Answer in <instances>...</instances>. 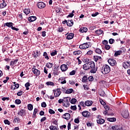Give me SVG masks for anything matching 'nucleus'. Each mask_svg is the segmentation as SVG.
<instances>
[{
    "label": "nucleus",
    "instance_id": "nucleus-1",
    "mask_svg": "<svg viewBox=\"0 0 130 130\" xmlns=\"http://www.w3.org/2000/svg\"><path fill=\"white\" fill-rule=\"evenodd\" d=\"M94 68H95V63L93 61L88 62L83 66V69L85 71H88V70L94 69Z\"/></svg>",
    "mask_w": 130,
    "mask_h": 130
},
{
    "label": "nucleus",
    "instance_id": "nucleus-2",
    "mask_svg": "<svg viewBox=\"0 0 130 130\" xmlns=\"http://www.w3.org/2000/svg\"><path fill=\"white\" fill-rule=\"evenodd\" d=\"M101 72L104 75L110 72V67L107 64L104 65L102 68Z\"/></svg>",
    "mask_w": 130,
    "mask_h": 130
},
{
    "label": "nucleus",
    "instance_id": "nucleus-3",
    "mask_svg": "<svg viewBox=\"0 0 130 130\" xmlns=\"http://www.w3.org/2000/svg\"><path fill=\"white\" fill-rule=\"evenodd\" d=\"M70 101H71L70 97H66L63 98V106L68 107L70 104Z\"/></svg>",
    "mask_w": 130,
    "mask_h": 130
},
{
    "label": "nucleus",
    "instance_id": "nucleus-4",
    "mask_svg": "<svg viewBox=\"0 0 130 130\" xmlns=\"http://www.w3.org/2000/svg\"><path fill=\"white\" fill-rule=\"evenodd\" d=\"M90 43H83L79 46V48H80V49H86V48L90 47Z\"/></svg>",
    "mask_w": 130,
    "mask_h": 130
},
{
    "label": "nucleus",
    "instance_id": "nucleus-5",
    "mask_svg": "<svg viewBox=\"0 0 130 130\" xmlns=\"http://www.w3.org/2000/svg\"><path fill=\"white\" fill-rule=\"evenodd\" d=\"M55 97H59V95L61 94L60 89L57 88L56 90H53Z\"/></svg>",
    "mask_w": 130,
    "mask_h": 130
},
{
    "label": "nucleus",
    "instance_id": "nucleus-6",
    "mask_svg": "<svg viewBox=\"0 0 130 130\" xmlns=\"http://www.w3.org/2000/svg\"><path fill=\"white\" fill-rule=\"evenodd\" d=\"M31 71L33 74H34V75L37 77H38V76L40 75V71L38 70V69H37L36 68H32Z\"/></svg>",
    "mask_w": 130,
    "mask_h": 130
},
{
    "label": "nucleus",
    "instance_id": "nucleus-7",
    "mask_svg": "<svg viewBox=\"0 0 130 130\" xmlns=\"http://www.w3.org/2000/svg\"><path fill=\"white\" fill-rule=\"evenodd\" d=\"M108 62H109V64H110V66H112V67H114V66H115V64H116V61H115V60H114V59H109L108 60Z\"/></svg>",
    "mask_w": 130,
    "mask_h": 130
},
{
    "label": "nucleus",
    "instance_id": "nucleus-8",
    "mask_svg": "<svg viewBox=\"0 0 130 130\" xmlns=\"http://www.w3.org/2000/svg\"><path fill=\"white\" fill-rule=\"evenodd\" d=\"M129 115V114L128 113V110H125L122 112V116H123L124 118H127Z\"/></svg>",
    "mask_w": 130,
    "mask_h": 130
},
{
    "label": "nucleus",
    "instance_id": "nucleus-9",
    "mask_svg": "<svg viewBox=\"0 0 130 130\" xmlns=\"http://www.w3.org/2000/svg\"><path fill=\"white\" fill-rule=\"evenodd\" d=\"M37 6L39 8V9H44V8L46 7V5L43 2H39L37 4Z\"/></svg>",
    "mask_w": 130,
    "mask_h": 130
},
{
    "label": "nucleus",
    "instance_id": "nucleus-10",
    "mask_svg": "<svg viewBox=\"0 0 130 130\" xmlns=\"http://www.w3.org/2000/svg\"><path fill=\"white\" fill-rule=\"evenodd\" d=\"M98 119L96 120L97 123L99 124H103L104 122H105V120L102 119V118H99V116L97 117Z\"/></svg>",
    "mask_w": 130,
    "mask_h": 130
},
{
    "label": "nucleus",
    "instance_id": "nucleus-11",
    "mask_svg": "<svg viewBox=\"0 0 130 130\" xmlns=\"http://www.w3.org/2000/svg\"><path fill=\"white\" fill-rule=\"evenodd\" d=\"M112 129L113 130H123L122 128V126H118V125H114L112 126Z\"/></svg>",
    "mask_w": 130,
    "mask_h": 130
},
{
    "label": "nucleus",
    "instance_id": "nucleus-12",
    "mask_svg": "<svg viewBox=\"0 0 130 130\" xmlns=\"http://www.w3.org/2000/svg\"><path fill=\"white\" fill-rule=\"evenodd\" d=\"M68 69H69V68L68 67V66H67L66 64H62L60 66V69L62 71V72H66V71L68 70Z\"/></svg>",
    "mask_w": 130,
    "mask_h": 130
},
{
    "label": "nucleus",
    "instance_id": "nucleus-13",
    "mask_svg": "<svg viewBox=\"0 0 130 130\" xmlns=\"http://www.w3.org/2000/svg\"><path fill=\"white\" fill-rule=\"evenodd\" d=\"M123 67L124 69H128V68H130V62L126 61L123 63Z\"/></svg>",
    "mask_w": 130,
    "mask_h": 130
},
{
    "label": "nucleus",
    "instance_id": "nucleus-14",
    "mask_svg": "<svg viewBox=\"0 0 130 130\" xmlns=\"http://www.w3.org/2000/svg\"><path fill=\"white\" fill-rule=\"evenodd\" d=\"M82 114L84 117H89V116H90V113L87 111H85L82 112Z\"/></svg>",
    "mask_w": 130,
    "mask_h": 130
},
{
    "label": "nucleus",
    "instance_id": "nucleus-15",
    "mask_svg": "<svg viewBox=\"0 0 130 130\" xmlns=\"http://www.w3.org/2000/svg\"><path fill=\"white\" fill-rule=\"evenodd\" d=\"M93 59L94 61L96 62V61H98V60L99 61H101V60H102V58L101 56L95 55L93 56Z\"/></svg>",
    "mask_w": 130,
    "mask_h": 130
},
{
    "label": "nucleus",
    "instance_id": "nucleus-16",
    "mask_svg": "<svg viewBox=\"0 0 130 130\" xmlns=\"http://www.w3.org/2000/svg\"><path fill=\"white\" fill-rule=\"evenodd\" d=\"M63 118H64V119H67L68 120V119H70L71 118V114L68 113H66L62 115Z\"/></svg>",
    "mask_w": 130,
    "mask_h": 130
},
{
    "label": "nucleus",
    "instance_id": "nucleus-17",
    "mask_svg": "<svg viewBox=\"0 0 130 130\" xmlns=\"http://www.w3.org/2000/svg\"><path fill=\"white\" fill-rule=\"evenodd\" d=\"M19 59H13L10 64V66H11V67H13L14 65L16 64L17 62H18Z\"/></svg>",
    "mask_w": 130,
    "mask_h": 130
},
{
    "label": "nucleus",
    "instance_id": "nucleus-18",
    "mask_svg": "<svg viewBox=\"0 0 130 130\" xmlns=\"http://www.w3.org/2000/svg\"><path fill=\"white\" fill-rule=\"evenodd\" d=\"M24 114H25V110L23 109H21L18 112V115L22 116V117L24 116Z\"/></svg>",
    "mask_w": 130,
    "mask_h": 130
},
{
    "label": "nucleus",
    "instance_id": "nucleus-19",
    "mask_svg": "<svg viewBox=\"0 0 130 130\" xmlns=\"http://www.w3.org/2000/svg\"><path fill=\"white\" fill-rule=\"evenodd\" d=\"M75 36V35L73 33H70L69 34L67 37V39H68V40H70L71 39H73V38H74V36Z\"/></svg>",
    "mask_w": 130,
    "mask_h": 130
},
{
    "label": "nucleus",
    "instance_id": "nucleus-20",
    "mask_svg": "<svg viewBox=\"0 0 130 130\" xmlns=\"http://www.w3.org/2000/svg\"><path fill=\"white\" fill-rule=\"evenodd\" d=\"M67 25L69 27H72L74 25V21L73 20H68L67 22Z\"/></svg>",
    "mask_w": 130,
    "mask_h": 130
},
{
    "label": "nucleus",
    "instance_id": "nucleus-21",
    "mask_svg": "<svg viewBox=\"0 0 130 130\" xmlns=\"http://www.w3.org/2000/svg\"><path fill=\"white\" fill-rule=\"evenodd\" d=\"M53 74L54 76H58L59 72H58V70H57L56 68H54Z\"/></svg>",
    "mask_w": 130,
    "mask_h": 130
},
{
    "label": "nucleus",
    "instance_id": "nucleus-22",
    "mask_svg": "<svg viewBox=\"0 0 130 130\" xmlns=\"http://www.w3.org/2000/svg\"><path fill=\"white\" fill-rule=\"evenodd\" d=\"M79 31L81 33H84V32L86 33V32L88 31V28H87V27H82L80 29Z\"/></svg>",
    "mask_w": 130,
    "mask_h": 130
},
{
    "label": "nucleus",
    "instance_id": "nucleus-23",
    "mask_svg": "<svg viewBox=\"0 0 130 130\" xmlns=\"http://www.w3.org/2000/svg\"><path fill=\"white\" fill-rule=\"evenodd\" d=\"M36 19H37L36 16H30L28 18V20L29 22H34V21H36Z\"/></svg>",
    "mask_w": 130,
    "mask_h": 130
},
{
    "label": "nucleus",
    "instance_id": "nucleus-24",
    "mask_svg": "<svg viewBox=\"0 0 130 130\" xmlns=\"http://www.w3.org/2000/svg\"><path fill=\"white\" fill-rule=\"evenodd\" d=\"M85 104L86 106H91V105L93 104V102H92L91 101H87L85 102Z\"/></svg>",
    "mask_w": 130,
    "mask_h": 130
},
{
    "label": "nucleus",
    "instance_id": "nucleus-25",
    "mask_svg": "<svg viewBox=\"0 0 130 130\" xmlns=\"http://www.w3.org/2000/svg\"><path fill=\"white\" fill-rule=\"evenodd\" d=\"M95 32L96 33V34H98V35H101V34H104L103 30H102V29L96 30H95Z\"/></svg>",
    "mask_w": 130,
    "mask_h": 130
},
{
    "label": "nucleus",
    "instance_id": "nucleus-26",
    "mask_svg": "<svg viewBox=\"0 0 130 130\" xmlns=\"http://www.w3.org/2000/svg\"><path fill=\"white\" fill-rule=\"evenodd\" d=\"M6 26H7V27H12L13 26V23H12V22L6 23L4 24V26L6 27Z\"/></svg>",
    "mask_w": 130,
    "mask_h": 130
},
{
    "label": "nucleus",
    "instance_id": "nucleus-27",
    "mask_svg": "<svg viewBox=\"0 0 130 130\" xmlns=\"http://www.w3.org/2000/svg\"><path fill=\"white\" fill-rule=\"evenodd\" d=\"M74 55H80V54H82V52L80 50L75 51L73 52Z\"/></svg>",
    "mask_w": 130,
    "mask_h": 130
},
{
    "label": "nucleus",
    "instance_id": "nucleus-28",
    "mask_svg": "<svg viewBox=\"0 0 130 130\" xmlns=\"http://www.w3.org/2000/svg\"><path fill=\"white\" fill-rule=\"evenodd\" d=\"M6 7H7V3H6V2H4L0 4L1 9H4V8H6Z\"/></svg>",
    "mask_w": 130,
    "mask_h": 130
},
{
    "label": "nucleus",
    "instance_id": "nucleus-29",
    "mask_svg": "<svg viewBox=\"0 0 130 130\" xmlns=\"http://www.w3.org/2000/svg\"><path fill=\"white\" fill-rule=\"evenodd\" d=\"M20 118L19 117H15V118L14 119V122L17 123H19L20 121Z\"/></svg>",
    "mask_w": 130,
    "mask_h": 130
},
{
    "label": "nucleus",
    "instance_id": "nucleus-30",
    "mask_svg": "<svg viewBox=\"0 0 130 130\" xmlns=\"http://www.w3.org/2000/svg\"><path fill=\"white\" fill-rule=\"evenodd\" d=\"M107 120L110 121L111 122H114V121H116V118H108Z\"/></svg>",
    "mask_w": 130,
    "mask_h": 130
},
{
    "label": "nucleus",
    "instance_id": "nucleus-31",
    "mask_svg": "<svg viewBox=\"0 0 130 130\" xmlns=\"http://www.w3.org/2000/svg\"><path fill=\"white\" fill-rule=\"evenodd\" d=\"M46 67L48 69H51L52 68V67H53V63L48 62L46 64Z\"/></svg>",
    "mask_w": 130,
    "mask_h": 130
},
{
    "label": "nucleus",
    "instance_id": "nucleus-32",
    "mask_svg": "<svg viewBox=\"0 0 130 130\" xmlns=\"http://www.w3.org/2000/svg\"><path fill=\"white\" fill-rule=\"evenodd\" d=\"M73 91H74V89L71 88V89H68L66 90V94H71L73 93Z\"/></svg>",
    "mask_w": 130,
    "mask_h": 130
},
{
    "label": "nucleus",
    "instance_id": "nucleus-33",
    "mask_svg": "<svg viewBox=\"0 0 130 130\" xmlns=\"http://www.w3.org/2000/svg\"><path fill=\"white\" fill-rule=\"evenodd\" d=\"M23 12L25 15H29L30 14V9H25L23 10Z\"/></svg>",
    "mask_w": 130,
    "mask_h": 130
},
{
    "label": "nucleus",
    "instance_id": "nucleus-34",
    "mask_svg": "<svg viewBox=\"0 0 130 130\" xmlns=\"http://www.w3.org/2000/svg\"><path fill=\"white\" fill-rule=\"evenodd\" d=\"M87 81H88V77L87 76H84L82 79V83H86Z\"/></svg>",
    "mask_w": 130,
    "mask_h": 130
},
{
    "label": "nucleus",
    "instance_id": "nucleus-35",
    "mask_svg": "<svg viewBox=\"0 0 130 130\" xmlns=\"http://www.w3.org/2000/svg\"><path fill=\"white\" fill-rule=\"evenodd\" d=\"M47 86H54V83L51 81H48L46 82Z\"/></svg>",
    "mask_w": 130,
    "mask_h": 130
},
{
    "label": "nucleus",
    "instance_id": "nucleus-36",
    "mask_svg": "<svg viewBox=\"0 0 130 130\" xmlns=\"http://www.w3.org/2000/svg\"><path fill=\"white\" fill-rule=\"evenodd\" d=\"M99 94L100 96H102V97L105 96V92H104V91L103 90H101V91H100Z\"/></svg>",
    "mask_w": 130,
    "mask_h": 130
},
{
    "label": "nucleus",
    "instance_id": "nucleus-37",
    "mask_svg": "<svg viewBox=\"0 0 130 130\" xmlns=\"http://www.w3.org/2000/svg\"><path fill=\"white\" fill-rule=\"evenodd\" d=\"M122 53V52L121 51H117L115 53V56H117L118 55H120Z\"/></svg>",
    "mask_w": 130,
    "mask_h": 130
},
{
    "label": "nucleus",
    "instance_id": "nucleus-38",
    "mask_svg": "<svg viewBox=\"0 0 130 130\" xmlns=\"http://www.w3.org/2000/svg\"><path fill=\"white\" fill-rule=\"evenodd\" d=\"M27 108L28 110H33V105L32 104H28L27 105Z\"/></svg>",
    "mask_w": 130,
    "mask_h": 130
},
{
    "label": "nucleus",
    "instance_id": "nucleus-39",
    "mask_svg": "<svg viewBox=\"0 0 130 130\" xmlns=\"http://www.w3.org/2000/svg\"><path fill=\"white\" fill-rule=\"evenodd\" d=\"M95 52L98 54H101V53H102V51H101L100 49L97 48L95 49Z\"/></svg>",
    "mask_w": 130,
    "mask_h": 130
},
{
    "label": "nucleus",
    "instance_id": "nucleus-40",
    "mask_svg": "<svg viewBox=\"0 0 130 130\" xmlns=\"http://www.w3.org/2000/svg\"><path fill=\"white\" fill-rule=\"evenodd\" d=\"M43 55L46 59H49V57H48V55H47V53H46V52H44Z\"/></svg>",
    "mask_w": 130,
    "mask_h": 130
},
{
    "label": "nucleus",
    "instance_id": "nucleus-41",
    "mask_svg": "<svg viewBox=\"0 0 130 130\" xmlns=\"http://www.w3.org/2000/svg\"><path fill=\"white\" fill-rule=\"evenodd\" d=\"M76 102H77V99H75V98H73L71 100V103L72 104H75V103H76Z\"/></svg>",
    "mask_w": 130,
    "mask_h": 130
},
{
    "label": "nucleus",
    "instance_id": "nucleus-42",
    "mask_svg": "<svg viewBox=\"0 0 130 130\" xmlns=\"http://www.w3.org/2000/svg\"><path fill=\"white\" fill-rule=\"evenodd\" d=\"M57 54V51L56 50L54 51L51 53V56H54V55H56Z\"/></svg>",
    "mask_w": 130,
    "mask_h": 130
},
{
    "label": "nucleus",
    "instance_id": "nucleus-43",
    "mask_svg": "<svg viewBox=\"0 0 130 130\" xmlns=\"http://www.w3.org/2000/svg\"><path fill=\"white\" fill-rule=\"evenodd\" d=\"M96 72H97V69H95V68L92 69L90 70V73H91L92 74H95V73H96Z\"/></svg>",
    "mask_w": 130,
    "mask_h": 130
},
{
    "label": "nucleus",
    "instance_id": "nucleus-44",
    "mask_svg": "<svg viewBox=\"0 0 130 130\" xmlns=\"http://www.w3.org/2000/svg\"><path fill=\"white\" fill-rule=\"evenodd\" d=\"M21 103H22V102L19 99H17L15 100L16 104H17V105L21 104Z\"/></svg>",
    "mask_w": 130,
    "mask_h": 130
},
{
    "label": "nucleus",
    "instance_id": "nucleus-45",
    "mask_svg": "<svg viewBox=\"0 0 130 130\" xmlns=\"http://www.w3.org/2000/svg\"><path fill=\"white\" fill-rule=\"evenodd\" d=\"M4 123H5V124H8V125H10V124H11L10 121H9V120L8 119L4 120Z\"/></svg>",
    "mask_w": 130,
    "mask_h": 130
},
{
    "label": "nucleus",
    "instance_id": "nucleus-46",
    "mask_svg": "<svg viewBox=\"0 0 130 130\" xmlns=\"http://www.w3.org/2000/svg\"><path fill=\"white\" fill-rule=\"evenodd\" d=\"M25 88H26V90H29V87H30V83L29 82H27L25 84Z\"/></svg>",
    "mask_w": 130,
    "mask_h": 130
},
{
    "label": "nucleus",
    "instance_id": "nucleus-47",
    "mask_svg": "<svg viewBox=\"0 0 130 130\" xmlns=\"http://www.w3.org/2000/svg\"><path fill=\"white\" fill-rule=\"evenodd\" d=\"M83 88L85 91H88L90 89V88L86 85H83Z\"/></svg>",
    "mask_w": 130,
    "mask_h": 130
},
{
    "label": "nucleus",
    "instance_id": "nucleus-48",
    "mask_svg": "<svg viewBox=\"0 0 130 130\" xmlns=\"http://www.w3.org/2000/svg\"><path fill=\"white\" fill-rule=\"evenodd\" d=\"M114 39H110L109 40V42L110 43V44H113V43H114Z\"/></svg>",
    "mask_w": 130,
    "mask_h": 130
},
{
    "label": "nucleus",
    "instance_id": "nucleus-49",
    "mask_svg": "<svg viewBox=\"0 0 130 130\" xmlns=\"http://www.w3.org/2000/svg\"><path fill=\"white\" fill-rule=\"evenodd\" d=\"M70 76H74V75H76V71L73 70L72 72L70 73Z\"/></svg>",
    "mask_w": 130,
    "mask_h": 130
},
{
    "label": "nucleus",
    "instance_id": "nucleus-50",
    "mask_svg": "<svg viewBox=\"0 0 130 130\" xmlns=\"http://www.w3.org/2000/svg\"><path fill=\"white\" fill-rule=\"evenodd\" d=\"M49 112L50 114H54V113H55V112H54V111L51 109L49 110Z\"/></svg>",
    "mask_w": 130,
    "mask_h": 130
},
{
    "label": "nucleus",
    "instance_id": "nucleus-51",
    "mask_svg": "<svg viewBox=\"0 0 130 130\" xmlns=\"http://www.w3.org/2000/svg\"><path fill=\"white\" fill-rule=\"evenodd\" d=\"M41 106H42V107H43L44 108H45V107H46V106H47L46 103H45L44 102L42 103Z\"/></svg>",
    "mask_w": 130,
    "mask_h": 130
},
{
    "label": "nucleus",
    "instance_id": "nucleus-52",
    "mask_svg": "<svg viewBox=\"0 0 130 130\" xmlns=\"http://www.w3.org/2000/svg\"><path fill=\"white\" fill-rule=\"evenodd\" d=\"M105 48L107 50H109V49H110V46H109L108 45H106L105 46Z\"/></svg>",
    "mask_w": 130,
    "mask_h": 130
},
{
    "label": "nucleus",
    "instance_id": "nucleus-53",
    "mask_svg": "<svg viewBox=\"0 0 130 130\" xmlns=\"http://www.w3.org/2000/svg\"><path fill=\"white\" fill-rule=\"evenodd\" d=\"M71 109L72 110H77V106H72Z\"/></svg>",
    "mask_w": 130,
    "mask_h": 130
},
{
    "label": "nucleus",
    "instance_id": "nucleus-54",
    "mask_svg": "<svg viewBox=\"0 0 130 130\" xmlns=\"http://www.w3.org/2000/svg\"><path fill=\"white\" fill-rule=\"evenodd\" d=\"M18 18H19V19H20V20H23V14L20 13V14H19Z\"/></svg>",
    "mask_w": 130,
    "mask_h": 130
},
{
    "label": "nucleus",
    "instance_id": "nucleus-55",
    "mask_svg": "<svg viewBox=\"0 0 130 130\" xmlns=\"http://www.w3.org/2000/svg\"><path fill=\"white\" fill-rule=\"evenodd\" d=\"M93 80H94V78H93V76H89L88 77V80L90 82H92V81H93Z\"/></svg>",
    "mask_w": 130,
    "mask_h": 130
},
{
    "label": "nucleus",
    "instance_id": "nucleus-56",
    "mask_svg": "<svg viewBox=\"0 0 130 130\" xmlns=\"http://www.w3.org/2000/svg\"><path fill=\"white\" fill-rule=\"evenodd\" d=\"M92 53H93V51L92 50H89L87 52L86 54H88V55H91Z\"/></svg>",
    "mask_w": 130,
    "mask_h": 130
},
{
    "label": "nucleus",
    "instance_id": "nucleus-57",
    "mask_svg": "<svg viewBox=\"0 0 130 130\" xmlns=\"http://www.w3.org/2000/svg\"><path fill=\"white\" fill-rule=\"evenodd\" d=\"M17 96H22V95H23L22 91H19V92H17Z\"/></svg>",
    "mask_w": 130,
    "mask_h": 130
},
{
    "label": "nucleus",
    "instance_id": "nucleus-58",
    "mask_svg": "<svg viewBox=\"0 0 130 130\" xmlns=\"http://www.w3.org/2000/svg\"><path fill=\"white\" fill-rule=\"evenodd\" d=\"M74 122H75V123H79V122H80V120H79V118L75 119Z\"/></svg>",
    "mask_w": 130,
    "mask_h": 130
},
{
    "label": "nucleus",
    "instance_id": "nucleus-59",
    "mask_svg": "<svg viewBox=\"0 0 130 130\" xmlns=\"http://www.w3.org/2000/svg\"><path fill=\"white\" fill-rule=\"evenodd\" d=\"M103 44H104V45H106L107 44H108V41L106 40H104L103 41Z\"/></svg>",
    "mask_w": 130,
    "mask_h": 130
},
{
    "label": "nucleus",
    "instance_id": "nucleus-60",
    "mask_svg": "<svg viewBox=\"0 0 130 130\" xmlns=\"http://www.w3.org/2000/svg\"><path fill=\"white\" fill-rule=\"evenodd\" d=\"M45 120H46V117H43L42 119H41V122H43V121H45Z\"/></svg>",
    "mask_w": 130,
    "mask_h": 130
},
{
    "label": "nucleus",
    "instance_id": "nucleus-61",
    "mask_svg": "<svg viewBox=\"0 0 130 130\" xmlns=\"http://www.w3.org/2000/svg\"><path fill=\"white\" fill-rule=\"evenodd\" d=\"M69 84H70L71 85H75V82H74L72 80H70L69 81Z\"/></svg>",
    "mask_w": 130,
    "mask_h": 130
},
{
    "label": "nucleus",
    "instance_id": "nucleus-62",
    "mask_svg": "<svg viewBox=\"0 0 130 130\" xmlns=\"http://www.w3.org/2000/svg\"><path fill=\"white\" fill-rule=\"evenodd\" d=\"M19 87H20V85H19V84L17 83L15 85L14 89H18Z\"/></svg>",
    "mask_w": 130,
    "mask_h": 130
},
{
    "label": "nucleus",
    "instance_id": "nucleus-63",
    "mask_svg": "<svg viewBox=\"0 0 130 130\" xmlns=\"http://www.w3.org/2000/svg\"><path fill=\"white\" fill-rule=\"evenodd\" d=\"M38 113V109H35L34 111V114H37Z\"/></svg>",
    "mask_w": 130,
    "mask_h": 130
},
{
    "label": "nucleus",
    "instance_id": "nucleus-64",
    "mask_svg": "<svg viewBox=\"0 0 130 130\" xmlns=\"http://www.w3.org/2000/svg\"><path fill=\"white\" fill-rule=\"evenodd\" d=\"M58 103H63V99H60L59 100H58Z\"/></svg>",
    "mask_w": 130,
    "mask_h": 130
}]
</instances>
